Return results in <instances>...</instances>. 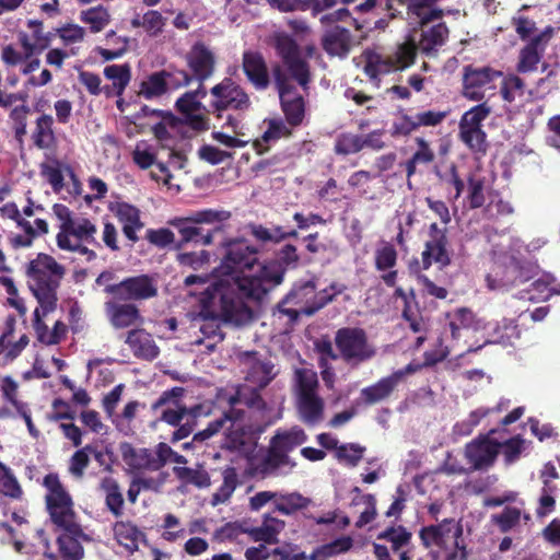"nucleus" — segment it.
<instances>
[{
  "mask_svg": "<svg viewBox=\"0 0 560 560\" xmlns=\"http://www.w3.org/2000/svg\"><path fill=\"white\" fill-rule=\"evenodd\" d=\"M226 254L215 269L210 283L201 292V314L211 322L199 329L207 337L221 340L222 335L213 320L242 325L252 318L245 299L260 301L272 288L282 281V271L277 262L260 264L257 250L242 240L225 244Z\"/></svg>",
  "mask_w": 560,
  "mask_h": 560,
  "instance_id": "obj_1",
  "label": "nucleus"
},
{
  "mask_svg": "<svg viewBox=\"0 0 560 560\" xmlns=\"http://www.w3.org/2000/svg\"><path fill=\"white\" fill-rule=\"evenodd\" d=\"M247 387L244 386L235 393L221 392L218 395L220 404L226 402L231 409L223 413V417L210 422L208 427L194 435L192 442H203L211 439L220 431L225 435V445L231 450H240L247 443H250L252 433L259 429L249 424L244 412L236 408L237 405L244 404L249 408L261 412V421L265 425L275 422L282 417L281 405L279 401L275 408L267 407L260 396L253 390L248 397Z\"/></svg>",
  "mask_w": 560,
  "mask_h": 560,
  "instance_id": "obj_2",
  "label": "nucleus"
},
{
  "mask_svg": "<svg viewBox=\"0 0 560 560\" xmlns=\"http://www.w3.org/2000/svg\"><path fill=\"white\" fill-rule=\"evenodd\" d=\"M46 508L52 525L59 533L57 544L62 560H81L83 548L80 538H86L74 511L72 497L55 474L45 476Z\"/></svg>",
  "mask_w": 560,
  "mask_h": 560,
  "instance_id": "obj_3",
  "label": "nucleus"
},
{
  "mask_svg": "<svg viewBox=\"0 0 560 560\" xmlns=\"http://www.w3.org/2000/svg\"><path fill=\"white\" fill-rule=\"evenodd\" d=\"M419 537L428 549L422 560H465L467 557L459 521L445 518L425 526L420 530Z\"/></svg>",
  "mask_w": 560,
  "mask_h": 560,
  "instance_id": "obj_4",
  "label": "nucleus"
},
{
  "mask_svg": "<svg viewBox=\"0 0 560 560\" xmlns=\"http://www.w3.org/2000/svg\"><path fill=\"white\" fill-rule=\"evenodd\" d=\"M65 268L47 255L38 254L27 266L28 288L42 306L43 314L52 312L57 304V290Z\"/></svg>",
  "mask_w": 560,
  "mask_h": 560,
  "instance_id": "obj_5",
  "label": "nucleus"
},
{
  "mask_svg": "<svg viewBox=\"0 0 560 560\" xmlns=\"http://www.w3.org/2000/svg\"><path fill=\"white\" fill-rule=\"evenodd\" d=\"M52 212L59 220V232L56 236L60 249L92 254L82 243H91L97 232L95 224L88 218L73 217L70 209L61 203L52 206Z\"/></svg>",
  "mask_w": 560,
  "mask_h": 560,
  "instance_id": "obj_6",
  "label": "nucleus"
},
{
  "mask_svg": "<svg viewBox=\"0 0 560 560\" xmlns=\"http://www.w3.org/2000/svg\"><path fill=\"white\" fill-rule=\"evenodd\" d=\"M417 49L416 36L409 34L406 40L397 45L396 49L390 54L368 50L363 54L365 62L364 72L373 84L378 88L381 75L405 70L413 65Z\"/></svg>",
  "mask_w": 560,
  "mask_h": 560,
  "instance_id": "obj_7",
  "label": "nucleus"
},
{
  "mask_svg": "<svg viewBox=\"0 0 560 560\" xmlns=\"http://www.w3.org/2000/svg\"><path fill=\"white\" fill-rule=\"evenodd\" d=\"M317 374L310 369L295 371V405L300 419L310 425L324 420L325 401L317 394Z\"/></svg>",
  "mask_w": 560,
  "mask_h": 560,
  "instance_id": "obj_8",
  "label": "nucleus"
},
{
  "mask_svg": "<svg viewBox=\"0 0 560 560\" xmlns=\"http://www.w3.org/2000/svg\"><path fill=\"white\" fill-rule=\"evenodd\" d=\"M501 77V71L489 66H465L463 68V95L469 101H485L495 94V82Z\"/></svg>",
  "mask_w": 560,
  "mask_h": 560,
  "instance_id": "obj_9",
  "label": "nucleus"
},
{
  "mask_svg": "<svg viewBox=\"0 0 560 560\" xmlns=\"http://www.w3.org/2000/svg\"><path fill=\"white\" fill-rule=\"evenodd\" d=\"M335 342L342 359L352 365L371 360L376 354L374 346L368 341L365 332L360 328L339 329Z\"/></svg>",
  "mask_w": 560,
  "mask_h": 560,
  "instance_id": "obj_10",
  "label": "nucleus"
},
{
  "mask_svg": "<svg viewBox=\"0 0 560 560\" xmlns=\"http://www.w3.org/2000/svg\"><path fill=\"white\" fill-rule=\"evenodd\" d=\"M491 107L487 101L467 110L459 121L460 140L476 153H485L487 150L486 132L481 122L490 115Z\"/></svg>",
  "mask_w": 560,
  "mask_h": 560,
  "instance_id": "obj_11",
  "label": "nucleus"
},
{
  "mask_svg": "<svg viewBox=\"0 0 560 560\" xmlns=\"http://www.w3.org/2000/svg\"><path fill=\"white\" fill-rule=\"evenodd\" d=\"M346 290V285L334 282L319 292H315V284L313 281H306L301 284H296L288 299L300 305V311L306 315H312L337 294L342 293Z\"/></svg>",
  "mask_w": 560,
  "mask_h": 560,
  "instance_id": "obj_12",
  "label": "nucleus"
},
{
  "mask_svg": "<svg viewBox=\"0 0 560 560\" xmlns=\"http://www.w3.org/2000/svg\"><path fill=\"white\" fill-rule=\"evenodd\" d=\"M184 389L182 387L166 390L152 405V409L155 411L160 410V419L173 427L179 425L186 416L196 419L203 415L201 406L187 408L182 401Z\"/></svg>",
  "mask_w": 560,
  "mask_h": 560,
  "instance_id": "obj_13",
  "label": "nucleus"
},
{
  "mask_svg": "<svg viewBox=\"0 0 560 560\" xmlns=\"http://www.w3.org/2000/svg\"><path fill=\"white\" fill-rule=\"evenodd\" d=\"M210 94L213 98L211 106L219 112L224 109L246 110L250 106L247 93L229 78L211 88Z\"/></svg>",
  "mask_w": 560,
  "mask_h": 560,
  "instance_id": "obj_14",
  "label": "nucleus"
},
{
  "mask_svg": "<svg viewBox=\"0 0 560 560\" xmlns=\"http://www.w3.org/2000/svg\"><path fill=\"white\" fill-rule=\"evenodd\" d=\"M107 293L120 301L148 300L158 294V284L153 278L140 275L108 287Z\"/></svg>",
  "mask_w": 560,
  "mask_h": 560,
  "instance_id": "obj_15",
  "label": "nucleus"
},
{
  "mask_svg": "<svg viewBox=\"0 0 560 560\" xmlns=\"http://www.w3.org/2000/svg\"><path fill=\"white\" fill-rule=\"evenodd\" d=\"M276 48L283 59L291 75L302 85L308 83V68L304 60L301 59L300 52L294 40L285 34L276 35Z\"/></svg>",
  "mask_w": 560,
  "mask_h": 560,
  "instance_id": "obj_16",
  "label": "nucleus"
},
{
  "mask_svg": "<svg viewBox=\"0 0 560 560\" xmlns=\"http://www.w3.org/2000/svg\"><path fill=\"white\" fill-rule=\"evenodd\" d=\"M377 539L388 541L392 546V550L399 555V560H410L411 556L406 547L411 541V533L405 527H388L378 534ZM373 548L377 560H392L389 550L386 546L374 544Z\"/></svg>",
  "mask_w": 560,
  "mask_h": 560,
  "instance_id": "obj_17",
  "label": "nucleus"
},
{
  "mask_svg": "<svg viewBox=\"0 0 560 560\" xmlns=\"http://www.w3.org/2000/svg\"><path fill=\"white\" fill-rule=\"evenodd\" d=\"M421 256L424 269L432 264L445 267L451 262L445 229H440L436 223L430 225L429 238L425 241Z\"/></svg>",
  "mask_w": 560,
  "mask_h": 560,
  "instance_id": "obj_18",
  "label": "nucleus"
},
{
  "mask_svg": "<svg viewBox=\"0 0 560 560\" xmlns=\"http://www.w3.org/2000/svg\"><path fill=\"white\" fill-rule=\"evenodd\" d=\"M15 325L16 318L13 315L5 318L0 335V366L13 362L30 343V338L26 334H21L14 340Z\"/></svg>",
  "mask_w": 560,
  "mask_h": 560,
  "instance_id": "obj_19",
  "label": "nucleus"
},
{
  "mask_svg": "<svg viewBox=\"0 0 560 560\" xmlns=\"http://www.w3.org/2000/svg\"><path fill=\"white\" fill-rule=\"evenodd\" d=\"M275 75L279 90L281 106L285 114L287 120L291 125L296 126L302 122L304 117L303 97L293 91L287 80L282 77L279 69L275 71Z\"/></svg>",
  "mask_w": 560,
  "mask_h": 560,
  "instance_id": "obj_20",
  "label": "nucleus"
},
{
  "mask_svg": "<svg viewBox=\"0 0 560 560\" xmlns=\"http://www.w3.org/2000/svg\"><path fill=\"white\" fill-rule=\"evenodd\" d=\"M499 451V443L489 438H482L467 444L465 455L474 469H483L493 464Z\"/></svg>",
  "mask_w": 560,
  "mask_h": 560,
  "instance_id": "obj_21",
  "label": "nucleus"
},
{
  "mask_svg": "<svg viewBox=\"0 0 560 560\" xmlns=\"http://www.w3.org/2000/svg\"><path fill=\"white\" fill-rule=\"evenodd\" d=\"M186 61L199 81H205L214 72L215 56L212 50L202 43H196L186 55Z\"/></svg>",
  "mask_w": 560,
  "mask_h": 560,
  "instance_id": "obj_22",
  "label": "nucleus"
},
{
  "mask_svg": "<svg viewBox=\"0 0 560 560\" xmlns=\"http://www.w3.org/2000/svg\"><path fill=\"white\" fill-rule=\"evenodd\" d=\"M109 210L122 224V231L126 237L131 242L138 241L137 233L143 228L139 209L127 202H114L110 203Z\"/></svg>",
  "mask_w": 560,
  "mask_h": 560,
  "instance_id": "obj_23",
  "label": "nucleus"
},
{
  "mask_svg": "<svg viewBox=\"0 0 560 560\" xmlns=\"http://www.w3.org/2000/svg\"><path fill=\"white\" fill-rule=\"evenodd\" d=\"M105 312L109 323L116 329L128 328L142 322L139 310L133 304L108 301L105 303Z\"/></svg>",
  "mask_w": 560,
  "mask_h": 560,
  "instance_id": "obj_24",
  "label": "nucleus"
},
{
  "mask_svg": "<svg viewBox=\"0 0 560 560\" xmlns=\"http://www.w3.org/2000/svg\"><path fill=\"white\" fill-rule=\"evenodd\" d=\"M284 527L285 522L283 520L270 514H265L259 526L245 528L244 533H246L254 541L273 545L279 541L278 536Z\"/></svg>",
  "mask_w": 560,
  "mask_h": 560,
  "instance_id": "obj_25",
  "label": "nucleus"
},
{
  "mask_svg": "<svg viewBox=\"0 0 560 560\" xmlns=\"http://www.w3.org/2000/svg\"><path fill=\"white\" fill-rule=\"evenodd\" d=\"M243 69L249 82L258 90H265L269 84V74L262 56L248 51L243 56Z\"/></svg>",
  "mask_w": 560,
  "mask_h": 560,
  "instance_id": "obj_26",
  "label": "nucleus"
},
{
  "mask_svg": "<svg viewBox=\"0 0 560 560\" xmlns=\"http://www.w3.org/2000/svg\"><path fill=\"white\" fill-rule=\"evenodd\" d=\"M547 39L548 36L546 34H540L520 51L516 67L518 72L527 73L537 70Z\"/></svg>",
  "mask_w": 560,
  "mask_h": 560,
  "instance_id": "obj_27",
  "label": "nucleus"
},
{
  "mask_svg": "<svg viewBox=\"0 0 560 560\" xmlns=\"http://www.w3.org/2000/svg\"><path fill=\"white\" fill-rule=\"evenodd\" d=\"M126 343L136 357L144 360H153L160 352L152 336L143 329L130 330L126 337Z\"/></svg>",
  "mask_w": 560,
  "mask_h": 560,
  "instance_id": "obj_28",
  "label": "nucleus"
},
{
  "mask_svg": "<svg viewBox=\"0 0 560 560\" xmlns=\"http://www.w3.org/2000/svg\"><path fill=\"white\" fill-rule=\"evenodd\" d=\"M447 38V26L444 23H438L422 30L417 47L421 52L430 56L436 52L446 43Z\"/></svg>",
  "mask_w": 560,
  "mask_h": 560,
  "instance_id": "obj_29",
  "label": "nucleus"
},
{
  "mask_svg": "<svg viewBox=\"0 0 560 560\" xmlns=\"http://www.w3.org/2000/svg\"><path fill=\"white\" fill-rule=\"evenodd\" d=\"M44 316L42 306L39 305L34 311V329L37 334L38 340L45 345L59 343L67 334V326L62 322L57 320L52 329H49L43 322Z\"/></svg>",
  "mask_w": 560,
  "mask_h": 560,
  "instance_id": "obj_30",
  "label": "nucleus"
},
{
  "mask_svg": "<svg viewBox=\"0 0 560 560\" xmlns=\"http://www.w3.org/2000/svg\"><path fill=\"white\" fill-rule=\"evenodd\" d=\"M353 493L351 505L359 514L355 526L361 528L375 520L376 499L372 494H363L359 488H354Z\"/></svg>",
  "mask_w": 560,
  "mask_h": 560,
  "instance_id": "obj_31",
  "label": "nucleus"
},
{
  "mask_svg": "<svg viewBox=\"0 0 560 560\" xmlns=\"http://www.w3.org/2000/svg\"><path fill=\"white\" fill-rule=\"evenodd\" d=\"M122 460L132 469L153 470V452L144 447H133L129 443L120 445Z\"/></svg>",
  "mask_w": 560,
  "mask_h": 560,
  "instance_id": "obj_32",
  "label": "nucleus"
},
{
  "mask_svg": "<svg viewBox=\"0 0 560 560\" xmlns=\"http://www.w3.org/2000/svg\"><path fill=\"white\" fill-rule=\"evenodd\" d=\"M294 466L295 464L289 458L287 452L278 450L276 445L270 442L261 472L267 475H287Z\"/></svg>",
  "mask_w": 560,
  "mask_h": 560,
  "instance_id": "obj_33",
  "label": "nucleus"
},
{
  "mask_svg": "<svg viewBox=\"0 0 560 560\" xmlns=\"http://www.w3.org/2000/svg\"><path fill=\"white\" fill-rule=\"evenodd\" d=\"M113 530L116 541L129 553L138 549L144 537L137 526L129 522H117Z\"/></svg>",
  "mask_w": 560,
  "mask_h": 560,
  "instance_id": "obj_34",
  "label": "nucleus"
},
{
  "mask_svg": "<svg viewBox=\"0 0 560 560\" xmlns=\"http://www.w3.org/2000/svg\"><path fill=\"white\" fill-rule=\"evenodd\" d=\"M168 78H171V73L164 70L151 73L140 83L139 95L145 100L164 95L167 92Z\"/></svg>",
  "mask_w": 560,
  "mask_h": 560,
  "instance_id": "obj_35",
  "label": "nucleus"
},
{
  "mask_svg": "<svg viewBox=\"0 0 560 560\" xmlns=\"http://www.w3.org/2000/svg\"><path fill=\"white\" fill-rule=\"evenodd\" d=\"M402 376V372H396L388 377L380 380L376 384L363 388L361 395L368 404H375L386 398Z\"/></svg>",
  "mask_w": 560,
  "mask_h": 560,
  "instance_id": "obj_36",
  "label": "nucleus"
},
{
  "mask_svg": "<svg viewBox=\"0 0 560 560\" xmlns=\"http://www.w3.org/2000/svg\"><path fill=\"white\" fill-rule=\"evenodd\" d=\"M323 46L331 56H345L350 49V34L346 28L335 26L325 34Z\"/></svg>",
  "mask_w": 560,
  "mask_h": 560,
  "instance_id": "obj_37",
  "label": "nucleus"
},
{
  "mask_svg": "<svg viewBox=\"0 0 560 560\" xmlns=\"http://www.w3.org/2000/svg\"><path fill=\"white\" fill-rule=\"evenodd\" d=\"M248 359L250 362L246 374V382L250 384L253 389L265 387L276 375L273 365L269 362Z\"/></svg>",
  "mask_w": 560,
  "mask_h": 560,
  "instance_id": "obj_38",
  "label": "nucleus"
},
{
  "mask_svg": "<svg viewBox=\"0 0 560 560\" xmlns=\"http://www.w3.org/2000/svg\"><path fill=\"white\" fill-rule=\"evenodd\" d=\"M80 21L89 26L91 33H100L107 27L112 21L109 10L104 5H95L82 10L79 14Z\"/></svg>",
  "mask_w": 560,
  "mask_h": 560,
  "instance_id": "obj_39",
  "label": "nucleus"
},
{
  "mask_svg": "<svg viewBox=\"0 0 560 560\" xmlns=\"http://www.w3.org/2000/svg\"><path fill=\"white\" fill-rule=\"evenodd\" d=\"M130 23L132 27H142L149 36L156 37L163 33L166 18L156 10H149L143 15H136Z\"/></svg>",
  "mask_w": 560,
  "mask_h": 560,
  "instance_id": "obj_40",
  "label": "nucleus"
},
{
  "mask_svg": "<svg viewBox=\"0 0 560 560\" xmlns=\"http://www.w3.org/2000/svg\"><path fill=\"white\" fill-rule=\"evenodd\" d=\"M310 503L311 500L303 497L300 492H278L275 510L283 515H292L307 508Z\"/></svg>",
  "mask_w": 560,
  "mask_h": 560,
  "instance_id": "obj_41",
  "label": "nucleus"
},
{
  "mask_svg": "<svg viewBox=\"0 0 560 560\" xmlns=\"http://www.w3.org/2000/svg\"><path fill=\"white\" fill-rule=\"evenodd\" d=\"M54 119L50 115H42L36 119V126L32 135L34 144L39 149H49L55 142L52 130Z\"/></svg>",
  "mask_w": 560,
  "mask_h": 560,
  "instance_id": "obj_42",
  "label": "nucleus"
},
{
  "mask_svg": "<svg viewBox=\"0 0 560 560\" xmlns=\"http://www.w3.org/2000/svg\"><path fill=\"white\" fill-rule=\"evenodd\" d=\"M306 441V434L300 427H293L289 430H278L271 439V443L278 450H283L287 453L303 444Z\"/></svg>",
  "mask_w": 560,
  "mask_h": 560,
  "instance_id": "obj_43",
  "label": "nucleus"
},
{
  "mask_svg": "<svg viewBox=\"0 0 560 560\" xmlns=\"http://www.w3.org/2000/svg\"><path fill=\"white\" fill-rule=\"evenodd\" d=\"M222 476L223 482L220 486V488L213 493L211 499V505L213 506L226 503L236 489L237 474L234 468H225L222 472Z\"/></svg>",
  "mask_w": 560,
  "mask_h": 560,
  "instance_id": "obj_44",
  "label": "nucleus"
},
{
  "mask_svg": "<svg viewBox=\"0 0 560 560\" xmlns=\"http://www.w3.org/2000/svg\"><path fill=\"white\" fill-rule=\"evenodd\" d=\"M161 528V537L170 542L180 540L186 535V529L182 525L179 518L171 513L164 516Z\"/></svg>",
  "mask_w": 560,
  "mask_h": 560,
  "instance_id": "obj_45",
  "label": "nucleus"
},
{
  "mask_svg": "<svg viewBox=\"0 0 560 560\" xmlns=\"http://www.w3.org/2000/svg\"><path fill=\"white\" fill-rule=\"evenodd\" d=\"M481 327V320L477 319L474 313L466 308H460L456 311L453 320L451 322L452 335L455 338L458 336V330L460 328H471L477 330Z\"/></svg>",
  "mask_w": 560,
  "mask_h": 560,
  "instance_id": "obj_46",
  "label": "nucleus"
},
{
  "mask_svg": "<svg viewBox=\"0 0 560 560\" xmlns=\"http://www.w3.org/2000/svg\"><path fill=\"white\" fill-rule=\"evenodd\" d=\"M365 447L355 443L342 444L337 447L335 456L339 463L354 467L362 459Z\"/></svg>",
  "mask_w": 560,
  "mask_h": 560,
  "instance_id": "obj_47",
  "label": "nucleus"
},
{
  "mask_svg": "<svg viewBox=\"0 0 560 560\" xmlns=\"http://www.w3.org/2000/svg\"><path fill=\"white\" fill-rule=\"evenodd\" d=\"M104 75L113 82L120 94L128 85L131 74L128 65H112L104 69Z\"/></svg>",
  "mask_w": 560,
  "mask_h": 560,
  "instance_id": "obj_48",
  "label": "nucleus"
},
{
  "mask_svg": "<svg viewBox=\"0 0 560 560\" xmlns=\"http://www.w3.org/2000/svg\"><path fill=\"white\" fill-rule=\"evenodd\" d=\"M21 493V487L12 470L0 462V494L19 498Z\"/></svg>",
  "mask_w": 560,
  "mask_h": 560,
  "instance_id": "obj_49",
  "label": "nucleus"
},
{
  "mask_svg": "<svg viewBox=\"0 0 560 560\" xmlns=\"http://www.w3.org/2000/svg\"><path fill=\"white\" fill-rule=\"evenodd\" d=\"M101 486L102 489L106 492V504L108 509L114 514L118 515L120 513L124 500L117 482L113 478L106 477L102 480Z\"/></svg>",
  "mask_w": 560,
  "mask_h": 560,
  "instance_id": "obj_50",
  "label": "nucleus"
},
{
  "mask_svg": "<svg viewBox=\"0 0 560 560\" xmlns=\"http://www.w3.org/2000/svg\"><path fill=\"white\" fill-rule=\"evenodd\" d=\"M231 213L225 210L205 209L192 212L187 217L192 224H215L229 220Z\"/></svg>",
  "mask_w": 560,
  "mask_h": 560,
  "instance_id": "obj_51",
  "label": "nucleus"
},
{
  "mask_svg": "<svg viewBox=\"0 0 560 560\" xmlns=\"http://www.w3.org/2000/svg\"><path fill=\"white\" fill-rule=\"evenodd\" d=\"M141 405L140 402L132 400L126 404L120 413H115L112 418L117 429L125 434L130 432V423L136 418Z\"/></svg>",
  "mask_w": 560,
  "mask_h": 560,
  "instance_id": "obj_52",
  "label": "nucleus"
},
{
  "mask_svg": "<svg viewBox=\"0 0 560 560\" xmlns=\"http://www.w3.org/2000/svg\"><path fill=\"white\" fill-rule=\"evenodd\" d=\"M205 90H197L195 92H187L182 97H179L176 102V106L180 113L185 116L196 114L201 108V103L199 97H205Z\"/></svg>",
  "mask_w": 560,
  "mask_h": 560,
  "instance_id": "obj_53",
  "label": "nucleus"
},
{
  "mask_svg": "<svg viewBox=\"0 0 560 560\" xmlns=\"http://www.w3.org/2000/svg\"><path fill=\"white\" fill-rule=\"evenodd\" d=\"M175 474L178 478L186 482L192 483L198 488H207L210 486V477L203 469H191L187 467H175Z\"/></svg>",
  "mask_w": 560,
  "mask_h": 560,
  "instance_id": "obj_54",
  "label": "nucleus"
},
{
  "mask_svg": "<svg viewBox=\"0 0 560 560\" xmlns=\"http://www.w3.org/2000/svg\"><path fill=\"white\" fill-rule=\"evenodd\" d=\"M289 133V129L284 126V124L281 120H269L267 122V129L262 133L261 140H257L255 142V147L258 150V152L261 153L262 142L269 143L271 141L280 139L281 137L288 136Z\"/></svg>",
  "mask_w": 560,
  "mask_h": 560,
  "instance_id": "obj_55",
  "label": "nucleus"
},
{
  "mask_svg": "<svg viewBox=\"0 0 560 560\" xmlns=\"http://www.w3.org/2000/svg\"><path fill=\"white\" fill-rule=\"evenodd\" d=\"M522 511L517 508H505L502 513L493 515L492 521L505 533L514 528L521 521Z\"/></svg>",
  "mask_w": 560,
  "mask_h": 560,
  "instance_id": "obj_56",
  "label": "nucleus"
},
{
  "mask_svg": "<svg viewBox=\"0 0 560 560\" xmlns=\"http://www.w3.org/2000/svg\"><path fill=\"white\" fill-rule=\"evenodd\" d=\"M198 156L207 163L217 165L231 160L233 158V153L221 150L211 144H203L198 149Z\"/></svg>",
  "mask_w": 560,
  "mask_h": 560,
  "instance_id": "obj_57",
  "label": "nucleus"
},
{
  "mask_svg": "<svg viewBox=\"0 0 560 560\" xmlns=\"http://www.w3.org/2000/svg\"><path fill=\"white\" fill-rule=\"evenodd\" d=\"M110 39H117V48H98V55L104 60H114L121 57L128 48L129 39L127 37L118 36L114 31H110L106 34V43H109Z\"/></svg>",
  "mask_w": 560,
  "mask_h": 560,
  "instance_id": "obj_58",
  "label": "nucleus"
},
{
  "mask_svg": "<svg viewBox=\"0 0 560 560\" xmlns=\"http://www.w3.org/2000/svg\"><path fill=\"white\" fill-rule=\"evenodd\" d=\"M524 93V82L521 78L512 74L503 79L501 94L506 102H513Z\"/></svg>",
  "mask_w": 560,
  "mask_h": 560,
  "instance_id": "obj_59",
  "label": "nucleus"
},
{
  "mask_svg": "<svg viewBox=\"0 0 560 560\" xmlns=\"http://www.w3.org/2000/svg\"><path fill=\"white\" fill-rule=\"evenodd\" d=\"M56 33L66 46L82 43L85 37V30L78 24H67L57 28Z\"/></svg>",
  "mask_w": 560,
  "mask_h": 560,
  "instance_id": "obj_60",
  "label": "nucleus"
},
{
  "mask_svg": "<svg viewBox=\"0 0 560 560\" xmlns=\"http://www.w3.org/2000/svg\"><path fill=\"white\" fill-rule=\"evenodd\" d=\"M133 162L141 168H149L155 163V154L145 142L137 143L132 152Z\"/></svg>",
  "mask_w": 560,
  "mask_h": 560,
  "instance_id": "obj_61",
  "label": "nucleus"
},
{
  "mask_svg": "<svg viewBox=\"0 0 560 560\" xmlns=\"http://www.w3.org/2000/svg\"><path fill=\"white\" fill-rule=\"evenodd\" d=\"M172 224L178 229L179 234L182 235L183 242L189 243L195 242L197 243L198 237L200 236L201 229L195 226L190 220H187V217L185 218H178L175 219Z\"/></svg>",
  "mask_w": 560,
  "mask_h": 560,
  "instance_id": "obj_62",
  "label": "nucleus"
},
{
  "mask_svg": "<svg viewBox=\"0 0 560 560\" xmlns=\"http://www.w3.org/2000/svg\"><path fill=\"white\" fill-rule=\"evenodd\" d=\"M177 260L183 266L199 269L209 262L210 254L207 250L180 253L177 256Z\"/></svg>",
  "mask_w": 560,
  "mask_h": 560,
  "instance_id": "obj_63",
  "label": "nucleus"
},
{
  "mask_svg": "<svg viewBox=\"0 0 560 560\" xmlns=\"http://www.w3.org/2000/svg\"><path fill=\"white\" fill-rule=\"evenodd\" d=\"M397 253L389 244H384L375 253V264L377 269L386 270L395 266Z\"/></svg>",
  "mask_w": 560,
  "mask_h": 560,
  "instance_id": "obj_64",
  "label": "nucleus"
}]
</instances>
